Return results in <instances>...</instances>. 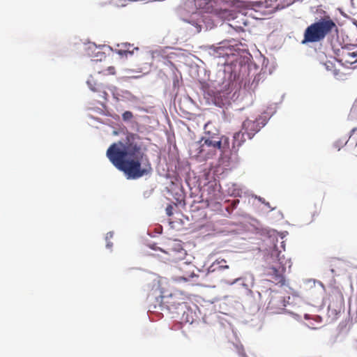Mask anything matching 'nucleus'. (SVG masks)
I'll use <instances>...</instances> for the list:
<instances>
[{
  "instance_id": "7",
  "label": "nucleus",
  "mask_w": 357,
  "mask_h": 357,
  "mask_svg": "<svg viewBox=\"0 0 357 357\" xmlns=\"http://www.w3.org/2000/svg\"><path fill=\"white\" fill-rule=\"evenodd\" d=\"M260 118L255 119H245L242 124V130L245 131L248 139H252L265 124L259 123Z\"/></svg>"
},
{
  "instance_id": "4",
  "label": "nucleus",
  "mask_w": 357,
  "mask_h": 357,
  "mask_svg": "<svg viewBox=\"0 0 357 357\" xmlns=\"http://www.w3.org/2000/svg\"><path fill=\"white\" fill-rule=\"evenodd\" d=\"M160 305L162 308L167 309L169 312L179 315L185 312L187 303L182 293L176 291L169 294L162 292L161 295Z\"/></svg>"
},
{
  "instance_id": "18",
  "label": "nucleus",
  "mask_w": 357,
  "mask_h": 357,
  "mask_svg": "<svg viewBox=\"0 0 357 357\" xmlns=\"http://www.w3.org/2000/svg\"><path fill=\"white\" fill-rule=\"evenodd\" d=\"M282 301V298H272L268 303V306H267V308L268 309H270L271 310H274L275 309V305L276 304L277 302H281Z\"/></svg>"
},
{
  "instance_id": "3",
  "label": "nucleus",
  "mask_w": 357,
  "mask_h": 357,
  "mask_svg": "<svg viewBox=\"0 0 357 357\" xmlns=\"http://www.w3.org/2000/svg\"><path fill=\"white\" fill-rule=\"evenodd\" d=\"M200 142L199 153L205 159L213 158L218 151L224 153L229 149V139L227 137H203Z\"/></svg>"
},
{
  "instance_id": "13",
  "label": "nucleus",
  "mask_w": 357,
  "mask_h": 357,
  "mask_svg": "<svg viewBox=\"0 0 357 357\" xmlns=\"http://www.w3.org/2000/svg\"><path fill=\"white\" fill-rule=\"evenodd\" d=\"M245 135H246V133L242 130L234 134L233 142L234 146H241L245 142L246 138L245 137Z\"/></svg>"
},
{
  "instance_id": "14",
  "label": "nucleus",
  "mask_w": 357,
  "mask_h": 357,
  "mask_svg": "<svg viewBox=\"0 0 357 357\" xmlns=\"http://www.w3.org/2000/svg\"><path fill=\"white\" fill-rule=\"evenodd\" d=\"M87 84L91 89V91L94 92L100 91L102 89V85L100 83L97 82V79L93 76L91 75L89 78L87 80Z\"/></svg>"
},
{
  "instance_id": "6",
  "label": "nucleus",
  "mask_w": 357,
  "mask_h": 357,
  "mask_svg": "<svg viewBox=\"0 0 357 357\" xmlns=\"http://www.w3.org/2000/svg\"><path fill=\"white\" fill-rule=\"evenodd\" d=\"M335 61L342 66L355 69L357 68V47L355 45H347L338 49Z\"/></svg>"
},
{
  "instance_id": "27",
  "label": "nucleus",
  "mask_w": 357,
  "mask_h": 357,
  "mask_svg": "<svg viewBox=\"0 0 357 357\" xmlns=\"http://www.w3.org/2000/svg\"><path fill=\"white\" fill-rule=\"evenodd\" d=\"M356 156L357 157V154L356 155Z\"/></svg>"
},
{
  "instance_id": "20",
  "label": "nucleus",
  "mask_w": 357,
  "mask_h": 357,
  "mask_svg": "<svg viewBox=\"0 0 357 357\" xmlns=\"http://www.w3.org/2000/svg\"><path fill=\"white\" fill-rule=\"evenodd\" d=\"M122 118L123 121H128L131 120L133 118V114L130 111H126L122 114Z\"/></svg>"
},
{
  "instance_id": "2",
  "label": "nucleus",
  "mask_w": 357,
  "mask_h": 357,
  "mask_svg": "<svg viewBox=\"0 0 357 357\" xmlns=\"http://www.w3.org/2000/svg\"><path fill=\"white\" fill-rule=\"evenodd\" d=\"M335 28L336 24L329 17H324L307 27L302 43L319 42Z\"/></svg>"
},
{
  "instance_id": "23",
  "label": "nucleus",
  "mask_w": 357,
  "mask_h": 357,
  "mask_svg": "<svg viewBox=\"0 0 357 357\" xmlns=\"http://www.w3.org/2000/svg\"><path fill=\"white\" fill-rule=\"evenodd\" d=\"M275 255H276V257H278V253H280V252L275 251ZM280 258L282 259V260L283 261V263L286 264V262H284V258H282V257H284V255H282V257H280ZM277 258L278 259V257H277Z\"/></svg>"
},
{
  "instance_id": "1",
  "label": "nucleus",
  "mask_w": 357,
  "mask_h": 357,
  "mask_svg": "<svg viewBox=\"0 0 357 357\" xmlns=\"http://www.w3.org/2000/svg\"><path fill=\"white\" fill-rule=\"evenodd\" d=\"M146 149L141 137L128 132L124 142L113 143L107 150V157L114 166L124 173L128 179H137L152 172Z\"/></svg>"
},
{
  "instance_id": "10",
  "label": "nucleus",
  "mask_w": 357,
  "mask_h": 357,
  "mask_svg": "<svg viewBox=\"0 0 357 357\" xmlns=\"http://www.w3.org/2000/svg\"><path fill=\"white\" fill-rule=\"evenodd\" d=\"M118 49L116 52L121 56L127 57L128 55H132L134 53V50H139L138 47H134L133 45L130 43H124L118 45Z\"/></svg>"
},
{
  "instance_id": "8",
  "label": "nucleus",
  "mask_w": 357,
  "mask_h": 357,
  "mask_svg": "<svg viewBox=\"0 0 357 357\" xmlns=\"http://www.w3.org/2000/svg\"><path fill=\"white\" fill-rule=\"evenodd\" d=\"M278 262L281 265L277 268L275 266L268 268V275L271 276V280L275 284H280L281 285L284 284L285 279L283 275V273L285 271V264L280 257V253H278Z\"/></svg>"
},
{
  "instance_id": "17",
  "label": "nucleus",
  "mask_w": 357,
  "mask_h": 357,
  "mask_svg": "<svg viewBox=\"0 0 357 357\" xmlns=\"http://www.w3.org/2000/svg\"><path fill=\"white\" fill-rule=\"evenodd\" d=\"M333 75L337 79L343 80L346 79L347 73L342 72L341 69L335 67L333 70Z\"/></svg>"
},
{
  "instance_id": "9",
  "label": "nucleus",
  "mask_w": 357,
  "mask_h": 357,
  "mask_svg": "<svg viewBox=\"0 0 357 357\" xmlns=\"http://www.w3.org/2000/svg\"><path fill=\"white\" fill-rule=\"evenodd\" d=\"M211 50L213 51L212 54L217 58H229L230 56L234 55V48L223 42L219 44L218 46H212Z\"/></svg>"
},
{
  "instance_id": "19",
  "label": "nucleus",
  "mask_w": 357,
  "mask_h": 357,
  "mask_svg": "<svg viewBox=\"0 0 357 357\" xmlns=\"http://www.w3.org/2000/svg\"><path fill=\"white\" fill-rule=\"evenodd\" d=\"M324 66L327 70L331 71L332 73L333 72L334 68H335V67H336L335 64L331 61H327L324 63Z\"/></svg>"
},
{
  "instance_id": "16",
  "label": "nucleus",
  "mask_w": 357,
  "mask_h": 357,
  "mask_svg": "<svg viewBox=\"0 0 357 357\" xmlns=\"http://www.w3.org/2000/svg\"><path fill=\"white\" fill-rule=\"evenodd\" d=\"M116 74V69L114 66H109L107 68L98 71V75H114Z\"/></svg>"
},
{
  "instance_id": "22",
  "label": "nucleus",
  "mask_w": 357,
  "mask_h": 357,
  "mask_svg": "<svg viewBox=\"0 0 357 357\" xmlns=\"http://www.w3.org/2000/svg\"><path fill=\"white\" fill-rule=\"evenodd\" d=\"M166 214L168 215V216H172L173 215V206L171 205V204H169L167 207H166Z\"/></svg>"
},
{
  "instance_id": "15",
  "label": "nucleus",
  "mask_w": 357,
  "mask_h": 357,
  "mask_svg": "<svg viewBox=\"0 0 357 357\" xmlns=\"http://www.w3.org/2000/svg\"><path fill=\"white\" fill-rule=\"evenodd\" d=\"M332 293L333 295L331 296H335L340 307H342L344 305V297L341 291L338 288H335Z\"/></svg>"
},
{
  "instance_id": "5",
  "label": "nucleus",
  "mask_w": 357,
  "mask_h": 357,
  "mask_svg": "<svg viewBox=\"0 0 357 357\" xmlns=\"http://www.w3.org/2000/svg\"><path fill=\"white\" fill-rule=\"evenodd\" d=\"M197 271L194 264L190 262L181 261L175 268L174 279L176 282H190L192 284H199V278L195 271Z\"/></svg>"
},
{
  "instance_id": "25",
  "label": "nucleus",
  "mask_w": 357,
  "mask_h": 357,
  "mask_svg": "<svg viewBox=\"0 0 357 357\" xmlns=\"http://www.w3.org/2000/svg\"><path fill=\"white\" fill-rule=\"evenodd\" d=\"M356 132H357V128H353L351 130V135H350V137L354 135Z\"/></svg>"
},
{
  "instance_id": "24",
  "label": "nucleus",
  "mask_w": 357,
  "mask_h": 357,
  "mask_svg": "<svg viewBox=\"0 0 357 357\" xmlns=\"http://www.w3.org/2000/svg\"><path fill=\"white\" fill-rule=\"evenodd\" d=\"M112 236H113L112 233H111V232L107 233V236H106V240H107L109 238H112Z\"/></svg>"
},
{
  "instance_id": "11",
  "label": "nucleus",
  "mask_w": 357,
  "mask_h": 357,
  "mask_svg": "<svg viewBox=\"0 0 357 357\" xmlns=\"http://www.w3.org/2000/svg\"><path fill=\"white\" fill-rule=\"evenodd\" d=\"M229 268L227 265V261L224 259L218 258L208 268V273H213L217 271Z\"/></svg>"
},
{
  "instance_id": "26",
  "label": "nucleus",
  "mask_w": 357,
  "mask_h": 357,
  "mask_svg": "<svg viewBox=\"0 0 357 357\" xmlns=\"http://www.w3.org/2000/svg\"><path fill=\"white\" fill-rule=\"evenodd\" d=\"M112 246V243H110L109 242L107 243V247L111 248Z\"/></svg>"
},
{
  "instance_id": "21",
  "label": "nucleus",
  "mask_w": 357,
  "mask_h": 357,
  "mask_svg": "<svg viewBox=\"0 0 357 357\" xmlns=\"http://www.w3.org/2000/svg\"><path fill=\"white\" fill-rule=\"evenodd\" d=\"M145 57L146 58L147 61L146 63H151L153 59V52L151 51H147L145 53Z\"/></svg>"
},
{
  "instance_id": "12",
  "label": "nucleus",
  "mask_w": 357,
  "mask_h": 357,
  "mask_svg": "<svg viewBox=\"0 0 357 357\" xmlns=\"http://www.w3.org/2000/svg\"><path fill=\"white\" fill-rule=\"evenodd\" d=\"M215 0H195L198 8L209 12L213 8V2Z\"/></svg>"
}]
</instances>
